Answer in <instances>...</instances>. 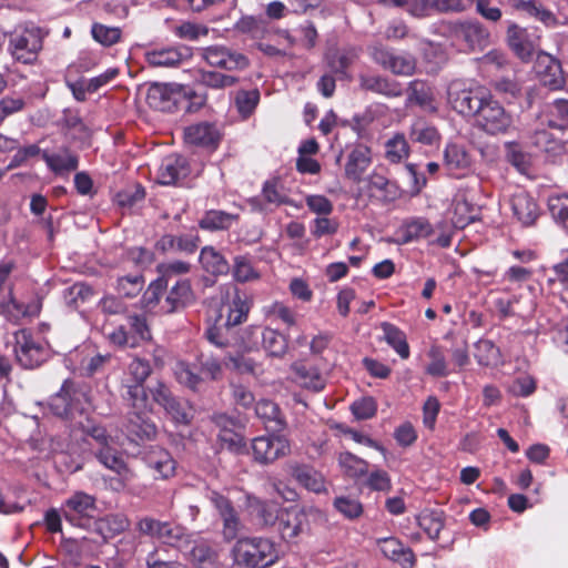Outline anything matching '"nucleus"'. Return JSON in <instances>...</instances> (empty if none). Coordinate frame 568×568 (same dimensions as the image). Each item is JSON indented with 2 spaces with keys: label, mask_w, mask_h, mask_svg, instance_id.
<instances>
[{
  "label": "nucleus",
  "mask_w": 568,
  "mask_h": 568,
  "mask_svg": "<svg viewBox=\"0 0 568 568\" xmlns=\"http://www.w3.org/2000/svg\"><path fill=\"white\" fill-rule=\"evenodd\" d=\"M231 554L234 564L244 568H270L282 557L280 545L271 538L261 536L237 539Z\"/></svg>",
  "instance_id": "obj_1"
},
{
  "label": "nucleus",
  "mask_w": 568,
  "mask_h": 568,
  "mask_svg": "<svg viewBox=\"0 0 568 568\" xmlns=\"http://www.w3.org/2000/svg\"><path fill=\"white\" fill-rule=\"evenodd\" d=\"M202 99V93L190 87L175 83H152L146 92L148 104L159 111L172 112L180 104L192 101L193 99Z\"/></svg>",
  "instance_id": "obj_2"
},
{
  "label": "nucleus",
  "mask_w": 568,
  "mask_h": 568,
  "mask_svg": "<svg viewBox=\"0 0 568 568\" xmlns=\"http://www.w3.org/2000/svg\"><path fill=\"white\" fill-rule=\"evenodd\" d=\"M43 47L42 30L33 23L19 26L10 37L12 58L22 64H33Z\"/></svg>",
  "instance_id": "obj_3"
},
{
  "label": "nucleus",
  "mask_w": 568,
  "mask_h": 568,
  "mask_svg": "<svg viewBox=\"0 0 568 568\" xmlns=\"http://www.w3.org/2000/svg\"><path fill=\"white\" fill-rule=\"evenodd\" d=\"M84 403L88 404L87 394L74 389L72 384L64 382L59 393L50 399V409L57 416L69 419L74 426L85 414Z\"/></svg>",
  "instance_id": "obj_4"
},
{
  "label": "nucleus",
  "mask_w": 568,
  "mask_h": 568,
  "mask_svg": "<svg viewBox=\"0 0 568 568\" xmlns=\"http://www.w3.org/2000/svg\"><path fill=\"white\" fill-rule=\"evenodd\" d=\"M477 124L489 134L505 133L513 124V118L503 105L487 94L475 111Z\"/></svg>",
  "instance_id": "obj_5"
},
{
  "label": "nucleus",
  "mask_w": 568,
  "mask_h": 568,
  "mask_svg": "<svg viewBox=\"0 0 568 568\" xmlns=\"http://www.w3.org/2000/svg\"><path fill=\"white\" fill-rule=\"evenodd\" d=\"M487 94L480 88H469L462 80L452 81L447 88V99L454 110L474 115Z\"/></svg>",
  "instance_id": "obj_6"
},
{
  "label": "nucleus",
  "mask_w": 568,
  "mask_h": 568,
  "mask_svg": "<svg viewBox=\"0 0 568 568\" xmlns=\"http://www.w3.org/2000/svg\"><path fill=\"white\" fill-rule=\"evenodd\" d=\"M14 339V353L21 366L34 368L45 361L48 351L29 331L21 329L17 332Z\"/></svg>",
  "instance_id": "obj_7"
},
{
  "label": "nucleus",
  "mask_w": 568,
  "mask_h": 568,
  "mask_svg": "<svg viewBox=\"0 0 568 568\" xmlns=\"http://www.w3.org/2000/svg\"><path fill=\"white\" fill-rule=\"evenodd\" d=\"M506 40L509 48L520 60L529 61L538 48L540 34L537 33L536 29L509 23Z\"/></svg>",
  "instance_id": "obj_8"
},
{
  "label": "nucleus",
  "mask_w": 568,
  "mask_h": 568,
  "mask_svg": "<svg viewBox=\"0 0 568 568\" xmlns=\"http://www.w3.org/2000/svg\"><path fill=\"white\" fill-rule=\"evenodd\" d=\"M254 460L260 464H270L290 454L291 445L282 435L260 436L252 440Z\"/></svg>",
  "instance_id": "obj_9"
},
{
  "label": "nucleus",
  "mask_w": 568,
  "mask_h": 568,
  "mask_svg": "<svg viewBox=\"0 0 568 568\" xmlns=\"http://www.w3.org/2000/svg\"><path fill=\"white\" fill-rule=\"evenodd\" d=\"M307 525L306 514L297 507L282 508L277 514V531L283 541L295 542Z\"/></svg>",
  "instance_id": "obj_10"
},
{
  "label": "nucleus",
  "mask_w": 568,
  "mask_h": 568,
  "mask_svg": "<svg viewBox=\"0 0 568 568\" xmlns=\"http://www.w3.org/2000/svg\"><path fill=\"white\" fill-rule=\"evenodd\" d=\"M466 6L462 0H408L407 13L415 18H427L435 12H463Z\"/></svg>",
  "instance_id": "obj_11"
},
{
  "label": "nucleus",
  "mask_w": 568,
  "mask_h": 568,
  "mask_svg": "<svg viewBox=\"0 0 568 568\" xmlns=\"http://www.w3.org/2000/svg\"><path fill=\"white\" fill-rule=\"evenodd\" d=\"M531 143L538 148L549 161H557L566 154V143L557 138L545 125L538 122L530 133Z\"/></svg>",
  "instance_id": "obj_12"
},
{
  "label": "nucleus",
  "mask_w": 568,
  "mask_h": 568,
  "mask_svg": "<svg viewBox=\"0 0 568 568\" xmlns=\"http://www.w3.org/2000/svg\"><path fill=\"white\" fill-rule=\"evenodd\" d=\"M95 510V498L87 493L77 491L63 505L64 518L74 526H83V519Z\"/></svg>",
  "instance_id": "obj_13"
},
{
  "label": "nucleus",
  "mask_w": 568,
  "mask_h": 568,
  "mask_svg": "<svg viewBox=\"0 0 568 568\" xmlns=\"http://www.w3.org/2000/svg\"><path fill=\"white\" fill-rule=\"evenodd\" d=\"M514 217L524 226L532 225L540 215L536 200L526 191H516L509 200Z\"/></svg>",
  "instance_id": "obj_14"
},
{
  "label": "nucleus",
  "mask_w": 568,
  "mask_h": 568,
  "mask_svg": "<svg viewBox=\"0 0 568 568\" xmlns=\"http://www.w3.org/2000/svg\"><path fill=\"white\" fill-rule=\"evenodd\" d=\"M203 57L211 67L229 71L248 67V59L244 54L230 51L224 47H210L204 50Z\"/></svg>",
  "instance_id": "obj_15"
},
{
  "label": "nucleus",
  "mask_w": 568,
  "mask_h": 568,
  "mask_svg": "<svg viewBox=\"0 0 568 568\" xmlns=\"http://www.w3.org/2000/svg\"><path fill=\"white\" fill-rule=\"evenodd\" d=\"M221 140V132L213 123L201 122L184 129V141L187 144L216 149Z\"/></svg>",
  "instance_id": "obj_16"
},
{
  "label": "nucleus",
  "mask_w": 568,
  "mask_h": 568,
  "mask_svg": "<svg viewBox=\"0 0 568 568\" xmlns=\"http://www.w3.org/2000/svg\"><path fill=\"white\" fill-rule=\"evenodd\" d=\"M453 31L458 39L464 40L473 49H483L490 42L489 30L476 20L457 22L454 24Z\"/></svg>",
  "instance_id": "obj_17"
},
{
  "label": "nucleus",
  "mask_w": 568,
  "mask_h": 568,
  "mask_svg": "<svg viewBox=\"0 0 568 568\" xmlns=\"http://www.w3.org/2000/svg\"><path fill=\"white\" fill-rule=\"evenodd\" d=\"M444 164L449 174L456 178L468 175L473 169V160L466 149L458 143H448L444 150Z\"/></svg>",
  "instance_id": "obj_18"
},
{
  "label": "nucleus",
  "mask_w": 568,
  "mask_h": 568,
  "mask_svg": "<svg viewBox=\"0 0 568 568\" xmlns=\"http://www.w3.org/2000/svg\"><path fill=\"white\" fill-rule=\"evenodd\" d=\"M209 499L217 509L223 519V536L226 540H232L236 537L241 524L230 500L215 490H211Z\"/></svg>",
  "instance_id": "obj_19"
},
{
  "label": "nucleus",
  "mask_w": 568,
  "mask_h": 568,
  "mask_svg": "<svg viewBox=\"0 0 568 568\" xmlns=\"http://www.w3.org/2000/svg\"><path fill=\"white\" fill-rule=\"evenodd\" d=\"M371 57L381 68L392 71H412L415 69V60L408 53L395 54L384 48L374 47Z\"/></svg>",
  "instance_id": "obj_20"
},
{
  "label": "nucleus",
  "mask_w": 568,
  "mask_h": 568,
  "mask_svg": "<svg viewBox=\"0 0 568 568\" xmlns=\"http://www.w3.org/2000/svg\"><path fill=\"white\" fill-rule=\"evenodd\" d=\"M362 84L368 90L387 97L400 95L406 85V83L397 81L394 73H366L362 78Z\"/></svg>",
  "instance_id": "obj_21"
},
{
  "label": "nucleus",
  "mask_w": 568,
  "mask_h": 568,
  "mask_svg": "<svg viewBox=\"0 0 568 568\" xmlns=\"http://www.w3.org/2000/svg\"><path fill=\"white\" fill-rule=\"evenodd\" d=\"M251 337L262 335V345L270 356L282 357L286 354L288 344L286 337L278 331L265 327L262 332L257 326H250L245 331Z\"/></svg>",
  "instance_id": "obj_22"
},
{
  "label": "nucleus",
  "mask_w": 568,
  "mask_h": 568,
  "mask_svg": "<svg viewBox=\"0 0 568 568\" xmlns=\"http://www.w3.org/2000/svg\"><path fill=\"white\" fill-rule=\"evenodd\" d=\"M250 303L237 292L220 308V318L224 320V326L233 327L246 321L250 312Z\"/></svg>",
  "instance_id": "obj_23"
},
{
  "label": "nucleus",
  "mask_w": 568,
  "mask_h": 568,
  "mask_svg": "<svg viewBox=\"0 0 568 568\" xmlns=\"http://www.w3.org/2000/svg\"><path fill=\"white\" fill-rule=\"evenodd\" d=\"M372 163V152L366 145L358 144L348 154L345 164V175L347 179L359 182L362 175L367 171Z\"/></svg>",
  "instance_id": "obj_24"
},
{
  "label": "nucleus",
  "mask_w": 568,
  "mask_h": 568,
  "mask_svg": "<svg viewBox=\"0 0 568 568\" xmlns=\"http://www.w3.org/2000/svg\"><path fill=\"white\" fill-rule=\"evenodd\" d=\"M187 173L186 160L172 154L162 161L158 171V181L163 185H171L176 183L179 179L186 176Z\"/></svg>",
  "instance_id": "obj_25"
},
{
  "label": "nucleus",
  "mask_w": 568,
  "mask_h": 568,
  "mask_svg": "<svg viewBox=\"0 0 568 568\" xmlns=\"http://www.w3.org/2000/svg\"><path fill=\"white\" fill-rule=\"evenodd\" d=\"M293 381L303 388L320 392L325 387V378L318 369L306 363H295L292 366Z\"/></svg>",
  "instance_id": "obj_26"
},
{
  "label": "nucleus",
  "mask_w": 568,
  "mask_h": 568,
  "mask_svg": "<svg viewBox=\"0 0 568 568\" xmlns=\"http://www.w3.org/2000/svg\"><path fill=\"white\" fill-rule=\"evenodd\" d=\"M447 217L456 229H464L473 222L475 217L474 207L466 199L464 192L455 194L452 205L447 211Z\"/></svg>",
  "instance_id": "obj_27"
},
{
  "label": "nucleus",
  "mask_w": 568,
  "mask_h": 568,
  "mask_svg": "<svg viewBox=\"0 0 568 568\" xmlns=\"http://www.w3.org/2000/svg\"><path fill=\"white\" fill-rule=\"evenodd\" d=\"M538 121L541 125H547L550 129H568V101L556 100L547 105L538 116Z\"/></svg>",
  "instance_id": "obj_28"
},
{
  "label": "nucleus",
  "mask_w": 568,
  "mask_h": 568,
  "mask_svg": "<svg viewBox=\"0 0 568 568\" xmlns=\"http://www.w3.org/2000/svg\"><path fill=\"white\" fill-rule=\"evenodd\" d=\"M377 544L382 554L386 558L402 565L403 567H412L414 565V555L412 550L404 547L397 538H382L377 540Z\"/></svg>",
  "instance_id": "obj_29"
},
{
  "label": "nucleus",
  "mask_w": 568,
  "mask_h": 568,
  "mask_svg": "<svg viewBox=\"0 0 568 568\" xmlns=\"http://www.w3.org/2000/svg\"><path fill=\"white\" fill-rule=\"evenodd\" d=\"M146 464L150 469L158 474V478L168 479L174 476L176 464L169 452L164 449H153L146 456Z\"/></svg>",
  "instance_id": "obj_30"
},
{
  "label": "nucleus",
  "mask_w": 568,
  "mask_h": 568,
  "mask_svg": "<svg viewBox=\"0 0 568 568\" xmlns=\"http://www.w3.org/2000/svg\"><path fill=\"white\" fill-rule=\"evenodd\" d=\"M97 458L104 467L120 475L122 480H130L133 477L122 455L113 449L112 446L101 448L97 453Z\"/></svg>",
  "instance_id": "obj_31"
},
{
  "label": "nucleus",
  "mask_w": 568,
  "mask_h": 568,
  "mask_svg": "<svg viewBox=\"0 0 568 568\" xmlns=\"http://www.w3.org/2000/svg\"><path fill=\"white\" fill-rule=\"evenodd\" d=\"M203 270L212 275H225L230 271L226 258L213 246H204L200 253Z\"/></svg>",
  "instance_id": "obj_32"
},
{
  "label": "nucleus",
  "mask_w": 568,
  "mask_h": 568,
  "mask_svg": "<svg viewBox=\"0 0 568 568\" xmlns=\"http://www.w3.org/2000/svg\"><path fill=\"white\" fill-rule=\"evenodd\" d=\"M262 196L267 203L277 206L283 204L292 205L296 209L302 206L290 199L288 192L280 179L266 181L262 189Z\"/></svg>",
  "instance_id": "obj_33"
},
{
  "label": "nucleus",
  "mask_w": 568,
  "mask_h": 568,
  "mask_svg": "<svg viewBox=\"0 0 568 568\" xmlns=\"http://www.w3.org/2000/svg\"><path fill=\"white\" fill-rule=\"evenodd\" d=\"M189 556L191 562L197 568H216L219 564L216 551L205 540L194 541Z\"/></svg>",
  "instance_id": "obj_34"
},
{
  "label": "nucleus",
  "mask_w": 568,
  "mask_h": 568,
  "mask_svg": "<svg viewBox=\"0 0 568 568\" xmlns=\"http://www.w3.org/2000/svg\"><path fill=\"white\" fill-rule=\"evenodd\" d=\"M145 57L152 68H179L183 62L182 53L175 48L154 50Z\"/></svg>",
  "instance_id": "obj_35"
},
{
  "label": "nucleus",
  "mask_w": 568,
  "mask_h": 568,
  "mask_svg": "<svg viewBox=\"0 0 568 568\" xmlns=\"http://www.w3.org/2000/svg\"><path fill=\"white\" fill-rule=\"evenodd\" d=\"M409 136L412 141L429 146H437L442 140L438 130L423 120H416L412 124Z\"/></svg>",
  "instance_id": "obj_36"
},
{
  "label": "nucleus",
  "mask_w": 568,
  "mask_h": 568,
  "mask_svg": "<svg viewBox=\"0 0 568 568\" xmlns=\"http://www.w3.org/2000/svg\"><path fill=\"white\" fill-rule=\"evenodd\" d=\"M386 343L402 357L406 359L409 357V346L406 335L395 325L384 322L381 324Z\"/></svg>",
  "instance_id": "obj_37"
},
{
  "label": "nucleus",
  "mask_w": 568,
  "mask_h": 568,
  "mask_svg": "<svg viewBox=\"0 0 568 568\" xmlns=\"http://www.w3.org/2000/svg\"><path fill=\"white\" fill-rule=\"evenodd\" d=\"M337 463L343 474L351 478H358L368 473V463L349 452L339 453Z\"/></svg>",
  "instance_id": "obj_38"
},
{
  "label": "nucleus",
  "mask_w": 568,
  "mask_h": 568,
  "mask_svg": "<svg viewBox=\"0 0 568 568\" xmlns=\"http://www.w3.org/2000/svg\"><path fill=\"white\" fill-rule=\"evenodd\" d=\"M73 427L81 429L84 434L92 437L101 446V448L113 446L115 443L114 438L108 435L104 427L95 424L85 414L83 417L75 422Z\"/></svg>",
  "instance_id": "obj_39"
},
{
  "label": "nucleus",
  "mask_w": 568,
  "mask_h": 568,
  "mask_svg": "<svg viewBox=\"0 0 568 568\" xmlns=\"http://www.w3.org/2000/svg\"><path fill=\"white\" fill-rule=\"evenodd\" d=\"M43 159L55 174H63L78 168V158L67 150L52 154L45 152Z\"/></svg>",
  "instance_id": "obj_40"
},
{
  "label": "nucleus",
  "mask_w": 568,
  "mask_h": 568,
  "mask_svg": "<svg viewBox=\"0 0 568 568\" xmlns=\"http://www.w3.org/2000/svg\"><path fill=\"white\" fill-rule=\"evenodd\" d=\"M144 413H133L129 419L128 432L140 440L154 439L158 433L156 426L143 417Z\"/></svg>",
  "instance_id": "obj_41"
},
{
  "label": "nucleus",
  "mask_w": 568,
  "mask_h": 568,
  "mask_svg": "<svg viewBox=\"0 0 568 568\" xmlns=\"http://www.w3.org/2000/svg\"><path fill=\"white\" fill-rule=\"evenodd\" d=\"M255 413L267 427L282 428L285 425L278 406L268 399H261L255 406Z\"/></svg>",
  "instance_id": "obj_42"
},
{
  "label": "nucleus",
  "mask_w": 568,
  "mask_h": 568,
  "mask_svg": "<svg viewBox=\"0 0 568 568\" xmlns=\"http://www.w3.org/2000/svg\"><path fill=\"white\" fill-rule=\"evenodd\" d=\"M193 300V292L187 280L179 281L169 292L166 303L168 311L173 312L184 307Z\"/></svg>",
  "instance_id": "obj_43"
},
{
  "label": "nucleus",
  "mask_w": 568,
  "mask_h": 568,
  "mask_svg": "<svg viewBox=\"0 0 568 568\" xmlns=\"http://www.w3.org/2000/svg\"><path fill=\"white\" fill-rule=\"evenodd\" d=\"M356 58L357 52L355 49L352 48H329L325 55L326 63L332 69V71H343L352 67Z\"/></svg>",
  "instance_id": "obj_44"
},
{
  "label": "nucleus",
  "mask_w": 568,
  "mask_h": 568,
  "mask_svg": "<svg viewBox=\"0 0 568 568\" xmlns=\"http://www.w3.org/2000/svg\"><path fill=\"white\" fill-rule=\"evenodd\" d=\"M475 358L484 366H497L501 363L499 348L489 339H479L475 344Z\"/></svg>",
  "instance_id": "obj_45"
},
{
  "label": "nucleus",
  "mask_w": 568,
  "mask_h": 568,
  "mask_svg": "<svg viewBox=\"0 0 568 568\" xmlns=\"http://www.w3.org/2000/svg\"><path fill=\"white\" fill-rule=\"evenodd\" d=\"M197 243V235L192 234H184L179 236L165 235L159 242L163 250H175L183 253L195 252Z\"/></svg>",
  "instance_id": "obj_46"
},
{
  "label": "nucleus",
  "mask_w": 568,
  "mask_h": 568,
  "mask_svg": "<svg viewBox=\"0 0 568 568\" xmlns=\"http://www.w3.org/2000/svg\"><path fill=\"white\" fill-rule=\"evenodd\" d=\"M515 8L539 20L547 27H551L557 23V19L551 11L532 0H518L515 3Z\"/></svg>",
  "instance_id": "obj_47"
},
{
  "label": "nucleus",
  "mask_w": 568,
  "mask_h": 568,
  "mask_svg": "<svg viewBox=\"0 0 568 568\" xmlns=\"http://www.w3.org/2000/svg\"><path fill=\"white\" fill-rule=\"evenodd\" d=\"M408 101L416 103L425 110L435 111L432 89L422 81H413L409 87Z\"/></svg>",
  "instance_id": "obj_48"
},
{
  "label": "nucleus",
  "mask_w": 568,
  "mask_h": 568,
  "mask_svg": "<svg viewBox=\"0 0 568 568\" xmlns=\"http://www.w3.org/2000/svg\"><path fill=\"white\" fill-rule=\"evenodd\" d=\"M409 155V146L402 133H396L385 143V156L392 163H399Z\"/></svg>",
  "instance_id": "obj_49"
},
{
  "label": "nucleus",
  "mask_w": 568,
  "mask_h": 568,
  "mask_svg": "<svg viewBox=\"0 0 568 568\" xmlns=\"http://www.w3.org/2000/svg\"><path fill=\"white\" fill-rule=\"evenodd\" d=\"M232 275L236 282L245 283L260 278V272L246 256H236L233 261Z\"/></svg>",
  "instance_id": "obj_50"
},
{
  "label": "nucleus",
  "mask_w": 568,
  "mask_h": 568,
  "mask_svg": "<svg viewBox=\"0 0 568 568\" xmlns=\"http://www.w3.org/2000/svg\"><path fill=\"white\" fill-rule=\"evenodd\" d=\"M295 477L302 486L311 491L318 494L325 490V479L323 475L312 468L296 469Z\"/></svg>",
  "instance_id": "obj_51"
},
{
  "label": "nucleus",
  "mask_w": 568,
  "mask_h": 568,
  "mask_svg": "<svg viewBox=\"0 0 568 568\" xmlns=\"http://www.w3.org/2000/svg\"><path fill=\"white\" fill-rule=\"evenodd\" d=\"M126 399L134 409L133 413H146L151 409L144 384L134 383L132 385H128Z\"/></svg>",
  "instance_id": "obj_52"
},
{
  "label": "nucleus",
  "mask_w": 568,
  "mask_h": 568,
  "mask_svg": "<svg viewBox=\"0 0 568 568\" xmlns=\"http://www.w3.org/2000/svg\"><path fill=\"white\" fill-rule=\"evenodd\" d=\"M246 498L248 508L253 514L257 516L263 525L270 526L273 525L275 520H277L278 510L274 505L264 504L250 495Z\"/></svg>",
  "instance_id": "obj_53"
},
{
  "label": "nucleus",
  "mask_w": 568,
  "mask_h": 568,
  "mask_svg": "<svg viewBox=\"0 0 568 568\" xmlns=\"http://www.w3.org/2000/svg\"><path fill=\"white\" fill-rule=\"evenodd\" d=\"M235 220V216L223 211H209L200 221V226L205 230L229 229Z\"/></svg>",
  "instance_id": "obj_54"
},
{
  "label": "nucleus",
  "mask_w": 568,
  "mask_h": 568,
  "mask_svg": "<svg viewBox=\"0 0 568 568\" xmlns=\"http://www.w3.org/2000/svg\"><path fill=\"white\" fill-rule=\"evenodd\" d=\"M260 101L257 90L240 91L235 97V106L242 119H247L256 109Z\"/></svg>",
  "instance_id": "obj_55"
},
{
  "label": "nucleus",
  "mask_w": 568,
  "mask_h": 568,
  "mask_svg": "<svg viewBox=\"0 0 568 568\" xmlns=\"http://www.w3.org/2000/svg\"><path fill=\"white\" fill-rule=\"evenodd\" d=\"M174 376L180 384L191 389H195L203 382L201 374H196L194 368L183 361L175 364Z\"/></svg>",
  "instance_id": "obj_56"
},
{
  "label": "nucleus",
  "mask_w": 568,
  "mask_h": 568,
  "mask_svg": "<svg viewBox=\"0 0 568 568\" xmlns=\"http://www.w3.org/2000/svg\"><path fill=\"white\" fill-rule=\"evenodd\" d=\"M173 33L182 40L196 41L209 34V28L201 23L184 21L173 28Z\"/></svg>",
  "instance_id": "obj_57"
},
{
  "label": "nucleus",
  "mask_w": 568,
  "mask_h": 568,
  "mask_svg": "<svg viewBox=\"0 0 568 568\" xmlns=\"http://www.w3.org/2000/svg\"><path fill=\"white\" fill-rule=\"evenodd\" d=\"M93 39L104 47H110L119 42L121 29L118 27H108L102 23H94L91 29Z\"/></svg>",
  "instance_id": "obj_58"
},
{
  "label": "nucleus",
  "mask_w": 568,
  "mask_h": 568,
  "mask_svg": "<svg viewBox=\"0 0 568 568\" xmlns=\"http://www.w3.org/2000/svg\"><path fill=\"white\" fill-rule=\"evenodd\" d=\"M369 195L382 201L388 200L393 184L382 174L372 173L367 180Z\"/></svg>",
  "instance_id": "obj_59"
},
{
  "label": "nucleus",
  "mask_w": 568,
  "mask_h": 568,
  "mask_svg": "<svg viewBox=\"0 0 568 568\" xmlns=\"http://www.w3.org/2000/svg\"><path fill=\"white\" fill-rule=\"evenodd\" d=\"M548 207L556 222L568 229V195H554L548 200Z\"/></svg>",
  "instance_id": "obj_60"
},
{
  "label": "nucleus",
  "mask_w": 568,
  "mask_h": 568,
  "mask_svg": "<svg viewBox=\"0 0 568 568\" xmlns=\"http://www.w3.org/2000/svg\"><path fill=\"white\" fill-rule=\"evenodd\" d=\"M144 286L142 275L134 274L122 276L118 280L116 291L125 297L136 296Z\"/></svg>",
  "instance_id": "obj_61"
},
{
  "label": "nucleus",
  "mask_w": 568,
  "mask_h": 568,
  "mask_svg": "<svg viewBox=\"0 0 568 568\" xmlns=\"http://www.w3.org/2000/svg\"><path fill=\"white\" fill-rule=\"evenodd\" d=\"M158 538L165 544L181 549L182 544L185 540V532L184 529L180 526L162 523Z\"/></svg>",
  "instance_id": "obj_62"
},
{
  "label": "nucleus",
  "mask_w": 568,
  "mask_h": 568,
  "mask_svg": "<svg viewBox=\"0 0 568 568\" xmlns=\"http://www.w3.org/2000/svg\"><path fill=\"white\" fill-rule=\"evenodd\" d=\"M265 315L268 318H275L282 321L287 326H294L296 324L295 313L282 302H274L265 308Z\"/></svg>",
  "instance_id": "obj_63"
},
{
  "label": "nucleus",
  "mask_w": 568,
  "mask_h": 568,
  "mask_svg": "<svg viewBox=\"0 0 568 568\" xmlns=\"http://www.w3.org/2000/svg\"><path fill=\"white\" fill-rule=\"evenodd\" d=\"M234 29L242 33H247L252 38H258L264 33L266 24L263 20L253 16H245L235 23Z\"/></svg>",
  "instance_id": "obj_64"
}]
</instances>
